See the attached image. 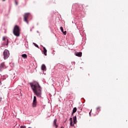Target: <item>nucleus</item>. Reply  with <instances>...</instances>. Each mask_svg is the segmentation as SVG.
Wrapping results in <instances>:
<instances>
[{"label":"nucleus","instance_id":"2","mask_svg":"<svg viewBox=\"0 0 128 128\" xmlns=\"http://www.w3.org/2000/svg\"><path fill=\"white\" fill-rule=\"evenodd\" d=\"M13 34L15 36H20V29L18 25L14 26L13 29Z\"/></svg>","mask_w":128,"mask_h":128},{"label":"nucleus","instance_id":"3","mask_svg":"<svg viewBox=\"0 0 128 128\" xmlns=\"http://www.w3.org/2000/svg\"><path fill=\"white\" fill-rule=\"evenodd\" d=\"M4 60H6L10 56V51L8 50H5L3 52Z\"/></svg>","mask_w":128,"mask_h":128},{"label":"nucleus","instance_id":"9","mask_svg":"<svg viewBox=\"0 0 128 128\" xmlns=\"http://www.w3.org/2000/svg\"><path fill=\"white\" fill-rule=\"evenodd\" d=\"M41 70H46V65H44V64H42L41 66Z\"/></svg>","mask_w":128,"mask_h":128},{"label":"nucleus","instance_id":"7","mask_svg":"<svg viewBox=\"0 0 128 128\" xmlns=\"http://www.w3.org/2000/svg\"><path fill=\"white\" fill-rule=\"evenodd\" d=\"M74 54H75V56H78L79 58H82V52H76L74 53Z\"/></svg>","mask_w":128,"mask_h":128},{"label":"nucleus","instance_id":"13","mask_svg":"<svg viewBox=\"0 0 128 128\" xmlns=\"http://www.w3.org/2000/svg\"><path fill=\"white\" fill-rule=\"evenodd\" d=\"M22 58H28V55H26V54H22Z\"/></svg>","mask_w":128,"mask_h":128},{"label":"nucleus","instance_id":"8","mask_svg":"<svg viewBox=\"0 0 128 128\" xmlns=\"http://www.w3.org/2000/svg\"><path fill=\"white\" fill-rule=\"evenodd\" d=\"M58 122V120H56V118L55 120H54V122H53V126H56V128H58V124H56V122Z\"/></svg>","mask_w":128,"mask_h":128},{"label":"nucleus","instance_id":"14","mask_svg":"<svg viewBox=\"0 0 128 128\" xmlns=\"http://www.w3.org/2000/svg\"><path fill=\"white\" fill-rule=\"evenodd\" d=\"M73 120L74 124H76V116L73 117Z\"/></svg>","mask_w":128,"mask_h":128},{"label":"nucleus","instance_id":"6","mask_svg":"<svg viewBox=\"0 0 128 128\" xmlns=\"http://www.w3.org/2000/svg\"><path fill=\"white\" fill-rule=\"evenodd\" d=\"M37 104H38V102H36V96H34V99H33V102H32L33 108H36V106Z\"/></svg>","mask_w":128,"mask_h":128},{"label":"nucleus","instance_id":"23","mask_svg":"<svg viewBox=\"0 0 128 128\" xmlns=\"http://www.w3.org/2000/svg\"><path fill=\"white\" fill-rule=\"evenodd\" d=\"M0 84H2V82H0Z\"/></svg>","mask_w":128,"mask_h":128},{"label":"nucleus","instance_id":"15","mask_svg":"<svg viewBox=\"0 0 128 128\" xmlns=\"http://www.w3.org/2000/svg\"><path fill=\"white\" fill-rule=\"evenodd\" d=\"M33 44L34 46H36V48H40L38 47V44H36L33 42Z\"/></svg>","mask_w":128,"mask_h":128},{"label":"nucleus","instance_id":"25","mask_svg":"<svg viewBox=\"0 0 128 128\" xmlns=\"http://www.w3.org/2000/svg\"><path fill=\"white\" fill-rule=\"evenodd\" d=\"M4 2V0H2Z\"/></svg>","mask_w":128,"mask_h":128},{"label":"nucleus","instance_id":"1","mask_svg":"<svg viewBox=\"0 0 128 128\" xmlns=\"http://www.w3.org/2000/svg\"><path fill=\"white\" fill-rule=\"evenodd\" d=\"M30 87L33 90L35 96L38 98L42 96V87L38 82H34V83H30Z\"/></svg>","mask_w":128,"mask_h":128},{"label":"nucleus","instance_id":"19","mask_svg":"<svg viewBox=\"0 0 128 128\" xmlns=\"http://www.w3.org/2000/svg\"><path fill=\"white\" fill-rule=\"evenodd\" d=\"M70 122H72V118H70Z\"/></svg>","mask_w":128,"mask_h":128},{"label":"nucleus","instance_id":"10","mask_svg":"<svg viewBox=\"0 0 128 128\" xmlns=\"http://www.w3.org/2000/svg\"><path fill=\"white\" fill-rule=\"evenodd\" d=\"M60 30L64 36H66V31L64 32V28L62 26L60 27Z\"/></svg>","mask_w":128,"mask_h":128},{"label":"nucleus","instance_id":"24","mask_svg":"<svg viewBox=\"0 0 128 128\" xmlns=\"http://www.w3.org/2000/svg\"><path fill=\"white\" fill-rule=\"evenodd\" d=\"M97 110H100V108H97Z\"/></svg>","mask_w":128,"mask_h":128},{"label":"nucleus","instance_id":"20","mask_svg":"<svg viewBox=\"0 0 128 128\" xmlns=\"http://www.w3.org/2000/svg\"><path fill=\"white\" fill-rule=\"evenodd\" d=\"M92 112V110H90V113H89V114H90V113Z\"/></svg>","mask_w":128,"mask_h":128},{"label":"nucleus","instance_id":"11","mask_svg":"<svg viewBox=\"0 0 128 128\" xmlns=\"http://www.w3.org/2000/svg\"><path fill=\"white\" fill-rule=\"evenodd\" d=\"M76 110H78V109L76 108V107H75L73 108L72 112V116L74 113L76 112Z\"/></svg>","mask_w":128,"mask_h":128},{"label":"nucleus","instance_id":"4","mask_svg":"<svg viewBox=\"0 0 128 128\" xmlns=\"http://www.w3.org/2000/svg\"><path fill=\"white\" fill-rule=\"evenodd\" d=\"M30 16V13H26L24 15V20L26 24H28V16Z\"/></svg>","mask_w":128,"mask_h":128},{"label":"nucleus","instance_id":"22","mask_svg":"<svg viewBox=\"0 0 128 128\" xmlns=\"http://www.w3.org/2000/svg\"><path fill=\"white\" fill-rule=\"evenodd\" d=\"M6 46H8V44L6 43Z\"/></svg>","mask_w":128,"mask_h":128},{"label":"nucleus","instance_id":"5","mask_svg":"<svg viewBox=\"0 0 128 128\" xmlns=\"http://www.w3.org/2000/svg\"><path fill=\"white\" fill-rule=\"evenodd\" d=\"M4 68H6V66L4 62H3L0 64V72H2Z\"/></svg>","mask_w":128,"mask_h":128},{"label":"nucleus","instance_id":"16","mask_svg":"<svg viewBox=\"0 0 128 128\" xmlns=\"http://www.w3.org/2000/svg\"><path fill=\"white\" fill-rule=\"evenodd\" d=\"M70 124L71 126H74V124H72V121H70Z\"/></svg>","mask_w":128,"mask_h":128},{"label":"nucleus","instance_id":"21","mask_svg":"<svg viewBox=\"0 0 128 128\" xmlns=\"http://www.w3.org/2000/svg\"><path fill=\"white\" fill-rule=\"evenodd\" d=\"M7 40V44H8V40Z\"/></svg>","mask_w":128,"mask_h":128},{"label":"nucleus","instance_id":"12","mask_svg":"<svg viewBox=\"0 0 128 128\" xmlns=\"http://www.w3.org/2000/svg\"><path fill=\"white\" fill-rule=\"evenodd\" d=\"M43 48H44L43 52H44V56H46V52L48 51L46 50V48L44 47Z\"/></svg>","mask_w":128,"mask_h":128},{"label":"nucleus","instance_id":"17","mask_svg":"<svg viewBox=\"0 0 128 128\" xmlns=\"http://www.w3.org/2000/svg\"><path fill=\"white\" fill-rule=\"evenodd\" d=\"M6 38V36H3L2 38V40H5Z\"/></svg>","mask_w":128,"mask_h":128},{"label":"nucleus","instance_id":"18","mask_svg":"<svg viewBox=\"0 0 128 128\" xmlns=\"http://www.w3.org/2000/svg\"><path fill=\"white\" fill-rule=\"evenodd\" d=\"M20 128H26V126H21Z\"/></svg>","mask_w":128,"mask_h":128}]
</instances>
